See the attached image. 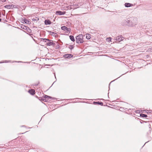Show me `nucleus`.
<instances>
[{
    "label": "nucleus",
    "mask_w": 152,
    "mask_h": 152,
    "mask_svg": "<svg viewBox=\"0 0 152 152\" xmlns=\"http://www.w3.org/2000/svg\"><path fill=\"white\" fill-rule=\"evenodd\" d=\"M141 116L143 117L146 118L147 117V115L144 114H141Z\"/></svg>",
    "instance_id": "obj_16"
},
{
    "label": "nucleus",
    "mask_w": 152,
    "mask_h": 152,
    "mask_svg": "<svg viewBox=\"0 0 152 152\" xmlns=\"http://www.w3.org/2000/svg\"><path fill=\"white\" fill-rule=\"evenodd\" d=\"M1 18H0V22H1Z\"/></svg>",
    "instance_id": "obj_26"
},
{
    "label": "nucleus",
    "mask_w": 152,
    "mask_h": 152,
    "mask_svg": "<svg viewBox=\"0 0 152 152\" xmlns=\"http://www.w3.org/2000/svg\"><path fill=\"white\" fill-rule=\"evenodd\" d=\"M46 39V38H45V39Z\"/></svg>",
    "instance_id": "obj_28"
},
{
    "label": "nucleus",
    "mask_w": 152,
    "mask_h": 152,
    "mask_svg": "<svg viewBox=\"0 0 152 152\" xmlns=\"http://www.w3.org/2000/svg\"><path fill=\"white\" fill-rule=\"evenodd\" d=\"M76 42L77 43H82L83 42V39H76Z\"/></svg>",
    "instance_id": "obj_4"
},
{
    "label": "nucleus",
    "mask_w": 152,
    "mask_h": 152,
    "mask_svg": "<svg viewBox=\"0 0 152 152\" xmlns=\"http://www.w3.org/2000/svg\"><path fill=\"white\" fill-rule=\"evenodd\" d=\"M107 38H111V37H107Z\"/></svg>",
    "instance_id": "obj_27"
},
{
    "label": "nucleus",
    "mask_w": 152,
    "mask_h": 152,
    "mask_svg": "<svg viewBox=\"0 0 152 152\" xmlns=\"http://www.w3.org/2000/svg\"><path fill=\"white\" fill-rule=\"evenodd\" d=\"M72 9V7L71 5L70 6H67L66 7H65V10H71Z\"/></svg>",
    "instance_id": "obj_11"
},
{
    "label": "nucleus",
    "mask_w": 152,
    "mask_h": 152,
    "mask_svg": "<svg viewBox=\"0 0 152 152\" xmlns=\"http://www.w3.org/2000/svg\"><path fill=\"white\" fill-rule=\"evenodd\" d=\"M28 92L31 95H34L35 93V91L33 89H31V90H30L28 91Z\"/></svg>",
    "instance_id": "obj_10"
},
{
    "label": "nucleus",
    "mask_w": 152,
    "mask_h": 152,
    "mask_svg": "<svg viewBox=\"0 0 152 152\" xmlns=\"http://www.w3.org/2000/svg\"><path fill=\"white\" fill-rule=\"evenodd\" d=\"M45 24L46 25H50L51 24V22L49 20H46L45 21Z\"/></svg>",
    "instance_id": "obj_5"
},
{
    "label": "nucleus",
    "mask_w": 152,
    "mask_h": 152,
    "mask_svg": "<svg viewBox=\"0 0 152 152\" xmlns=\"http://www.w3.org/2000/svg\"><path fill=\"white\" fill-rule=\"evenodd\" d=\"M118 40L120 39V41H121V40H122V39H119L118 38Z\"/></svg>",
    "instance_id": "obj_25"
},
{
    "label": "nucleus",
    "mask_w": 152,
    "mask_h": 152,
    "mask_svg": "<svg viewBox=\"0 0 152 152\" xmlns=\"http://www.w3.org/2000/svg\"><path fill=\"white\" fill-rule=\"evenodd\" d=\"M29 29V28L28 27L26 26V31H27Z\"/></svg>",
    "instance_id": "obj_24"
},
{
    "label": "nucleus",
    "mask_w": 152,
    "mask_h": 152,
    "mask_svg": "<svg viewBox=\"0 0 152 152\" xmlns=\"http://www.w3.org/2000/svg\"><path fill=\"white\" fill-rule=\"evenodd\" d=\"M66 13L65 12H61L60 11H58L56 12V14L57 15H64Z\"/></svg>",
    "instance_id": "obj_3"
},
{
    "label": "nucleus",
    "mask_w": 152,
    "mask_h": 152,
    "mask_svg": "<svg viewBox=\"0 0 152 152\" xmlns=\"http://www.w3.org/2000/svg\"><path fill=\"white\" fill-rule=\"evenodd\" d=\"M27 32L30 33L31 32V29L29 28L28 29V30H27Z\"/></svg>",
    "instance_id": "obj_20"
},
{
    "label": "nucleus",
    "mask_w": 152,
    "mask_h": 152,
    "mask_svg": "<svg viewBox=\"0 0 152 152\" xmlns=\"http://www.w3.org/2000/svg\"><path fill=\"white\" fill-rule=\"evenodd\" d=\"M79 5H80V4L71 5L72 9H75L78 8L79 7H78Z\"/></svg>",
    "instance_id": "obj_6"
},
{
    "label": "nucleus",
    "mask_w": 152,
    "mask_h": 152,
    "mask_svg": "<svg viewBox=\"0 0 152 152\" xmlns=\"http://www.w3.org/2000/svg\"><path fill=\"white\" fill-rule=\"evenodd\" d=\"M125 6L126 7H129L131 6H132V4L128 3H126L125 4Z\"/></svg>",
    "instance_id": "obj_8"
},
{
    "label": "nucleus",
    "mask_w": 152,
    "mask_h": 152,
    "mask_svg": "<svg viewBox=\"0 0 152 152\" xmlns=\"http://www.w3.org/2000/svg\"><path fill=\"white\" fill-rule=\"evenodd\" d=\"M69 38H74V37L72 35H70L69 36Z\"/></svg>",
    "instance_id": "obj_21"
},
{
    "label": "nucleus",
    "mask_w": 152,
    "mask_h": 152,
    "mask_svg": "<svg viewBox=\"0 0 152 152\" xmlns=\"http://www.w3.org/2000/svg\"><path fill=\"white\" fill-rule=\"evenodd\" d=\"M137 18L135 17L128 18L122 22L123 25H127L129 26H133L137 24Z\"/></svg>",
    "instance_id": "obj_1"
},
{
    "label": "nucleus",
    "mask_w": 152,
    "mask_h": 152,
    "mask_svg": "<svg viewBox=\"0 0 152 152\" xmlns=\"http://www.w3.org/2000/svg\"><path fill=\"white\" fill-rule=\"evenodd\" d=\"M61 29L66 32L67 33H70L71 31V29L69 28H68L66 26H64L61 27Z\"/></svg>",
    "instance_id": "obj_2"
},
{
    "label": "nucleus",
    "mask_w": 152,
    "mask_h": 152,
    "mask_svg": "<svg viewBox=\"0 0 152 152\" xmlns=\"http://www.w3.org/2000/svg\"><path fill=\"white\" fill-rule=\"evenodd\" d=\"M71 39V40L72 41H73V42L75 41V39Z\"/></svg>",
    "instance_id": "obj_22"
},
{
    "label": "nucleus",
    "mask_w": 152,
    "mask_h": 152,
    "mask_svg": "<svg viewBox=\"0 0 152 152\" xmlns=\"http://www.w3.org/2000/svg\"><path fill=\"white\" fill-rule=\"evenodd\" d=\"M86 38H91V35L90 34L87 33L86 34Z\"/></svg>",
    "instance_id": "obj_12"
},
{
    "label": "nucleus",
    "mask_w": 152,
    "mask_h": 152,
    "mask_svg": "<svg viewBox=\"0 0 152 152\" xmlns=\"http://www.w3.org/2000/svg\"><path fill=\"white\" fill-rule=\"evenodd\" d=\"M39 19L38 18L37 19H35V18H33L32 20H33V21H37L39 20Z\"/></svg>",
    "instance_id": "obj_18"
},
{
    "label": "nucleus",
    "mask_w": 152,
    "mask_h": 152,
    "mask_svg": "<svg viewBox=\"0 0 152 152\" xmlns=\"http://www.w3.org/2000/svg\"><path fill=\"white\" fill-rule=\"evenodd\" d=\"M82 7V8H83V7Z\"/></svg>",
    "instance_id": "obj_29"
},
{
    "label": "nucleus",
    "mask_w": 152,
    "mask_h": 152,
    "mask_svg": "<svg viewBox=\"0 0 152 152\" xmlns=\"http://www.w3.org/2000/svg\"><path fill=\"white\" fill-rule=\"evenodd\" d=\"M23 21L25 23L27 24H30L29 21V20L26 19H24L23 20Z\"/></svg>",
    "instance_id": "obj_13"
},
{
    "label": "nucleus",
    "mask_w": 152,
    "mask_h": 152,
    "mask_svg": "<svg viewBox=\"0 0 152 152\" xmlns=\"http://www.w3.org/2000/svg\"><path fill=\"white\" fill-rule=\"evenodd\" d=\"M116 38H124L121 35L118 36Z\"/></svg>",
    "instance_id": "obj_17"
},
{
    "label": "nucleus",
    "mask_w": 152,
    "mask_h": 152,
    "mask_svg": "<svg viewBox=\"0 0 152 152\" xmlns=\"http://www.w3.org/2000/svg\"><path fill=\"white\" fill-rule=\"evenodd\" d=\"M5 7L6 8H10V5H6Z\"/></svg>",
    "instance_id": "obj_19"
},
{
    "label": "nucleus",
    "mask_w": 152,
    "mask_h": 152,
    "mask_svg": "<svg viewBox=\"0 0 152 152\" xmlns=\"http://www.w3.org/2000/svg\"><path fill=\"white\" fill-rule=\"evenodd\" d=\"M116 41H117V39H116Z\"/></svg>",
    "instance_id": "obj_31"
},
{
    "label": "nucleus",
    "mask_w": 152,
    "mask_h": 152,
    "mask_svg": "<svg viewBox=\"0 0 152 152\" xmlns=\"http://www.w3.org/2000/svg\"><path fill=\"white\" fill-rule=\"evenodd\" d=\"M6 1V0H1V1L2 2H5Z\"/></svg>",
    "instance_id": "obj_23"
},
{
    "label": "nucleus",
    "mask_w": 152,
    "mask_h": 152,
    "mask_svg": "<svg viewBox=\"0 0 152 152\" xmlns=\"http://www.w3.org/2000/svg\"><path fill=\"white\" fill-rule=\"evenodd\" d=\"M72 56V55L70 54H65L64 55V57L65 58H71Z\"/></svg>",
    "instance_id": "obj_7"
},
{
    "label": "nucleus",
    "mask_w": 152,
    "mask_h": 152,
    "mask_svg": "<svg viewBox=\"0 0 152 152\" xmlns=\"http://www.w3.org/2000/svg\"><path fill=\"white\" fill-rule=\"evenodd\" d=\"M44 97L45 98H46V99H47V98L48 99V98H51V99H52V98L51 97H50V96H47V95H45V96Z\"/></svg>",
    "instance_id": "obj_15"
},
{
    "label": "nucleus",
    "mask_w": 152,
    "mask_h": 152,
    "mask_svg": "<svg viewBox=\"0 0 152 152\" xmlns=\"http://www.w3.org/2000/svg\"><path fill=\"white\" fill-rule=\"evenodd\" d=\"M20 27L21 28H22V29H23L24 30H26V26L23 25H21Z\"/></svg>",
    "instance_id": "obj_14"
},
{
    "label": "nucleus",
    "mask_w": 152,
    "mask_h": 152,
    "mask_svg": "<svg viewBox=\"0 0 152 152\" xmlns=\"http://www.w3.org/2000/svg\"><path fill=\"white\" fill-rule=\"evenodd\" d=\"M85 36L84 35H83L82 34H80L76 36L75 38H83V37H85Z\"/></svg>",
    "instance_id": "obj_9"
},
{
    "label": "nucleus",
    "mask_w": 152,
    "mask_h": 152,
    "mask_svg": "<svg viewBox=\"0 0 152 152\" xmlns=\"http://www.w3.org/2000/svg\"><path fill=\"white\" fill-rule=\"evenodd\" d=\"M116 41H117V39H116Z\"/></svg>",
    "instance_id": "obj_30"
}]
</instances>
